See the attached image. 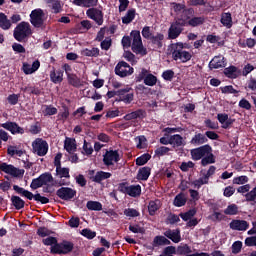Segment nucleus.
Returning <instances> with one entry per match:
<instances>
[{"instance_id":"obj_27","label":"nucleus","mask_w":256,"mask_h":256,"mask_svg":"<svg viewBox=\"0 0 256 256\" xmlns=\"http://www.w3.org/2000/svg\"><path fill=\"white\" fill-rule=\"evenodd\" d=\"M68 84L74 88H81L82 87V81L79 76L74 74H68L67 76Z\"/></svg>"},{"instance_id":"obj_60","label":"nucleus","mask_w":256,"mask_h":256,"mask_svg":"<svg viewBox=\"0 0 256 256\" xmlns=\"http://www.w3.org/2000/svg\"><path fill=\"white\" fill-rule=\"evenodd\" d=\"M83 151H84V155L86 156H91L93 153V148L91 143H88L87 140L84 139V144H83Z\"/></svg>"},{"instance_id":"obj_56","label":"nucleus","mask_w":256,"mask_h":256,"mask_svg":"<svg viewBox=\"0 0 256 256\" xmlns=\"http://www.w3.org/2000/svg\"><path fill=\"white\" fill-rule=\"evenodd\" d=\"M43 244H44L45 246H51V247H53V246H56V245L59 244V243H58V240H57L56 237H54V236H48L47 238L43 239Z\"/></svg>"},{"instance_id":"obj_18","label":"nucleus","mask_w":256,"mask_h":256,"mask_svg":"<svg viewBox=\"0 0 256 256\" xmlns=\"http://www.w3.org/2000/svg\"><path fill=\"white\" fill-rule=\"evenodd\" d=\"M229 227L234 231H247L249 223L245 220H233L229 223Z\"/></svg>"},{"instance_id":"obj_62","label":"nucleus","mask_w":256,"mask_h":256,"mask_svg":"<svg viewBox=\"0 0 256 256\" xmlns=\"http://www.w3.org/2000/svg\"><path fill=\"white\" fill-rule=\"evenodd\" d=\"M174 77H175V72L173 70H165L162 73V78L164 81H172Z\"/></svg>"},{"instance_id":"obj_5","label":"nucleus","mask_w":256,"mask_h":256,"mask_svg":"<svg viewBox=\"0 0 256 256\" xmlns=\"http://www.w3.org/2000/svg\"><path fill=\"white\" fill-rule=\"evenodd\" d=\"M131 37H132V46L131 49L133 53L140 54L142 56L147 55V49L143 45V40L140 36L139 30H132L131 31Z\"/></svg>"},{"instance_id":"obj_54","label":"nucleus","mask_w":256,"mask_h":256,"mask_svg":"<svg viewBox=\"0 0 256 256\" xmlns=\"http://www.w3.org/2000/svg\"><path fill=\"white\" fill-rule=\"evenodd\" d=\"M128 230L131 233H135V234H138V233L144 234L145 233V228L141 227L139 224H134V225L128 226Z\"/></svg>"},{"instance_id":"obj_1","label":"nucleus","mask_w":256,"mask_h":256,"mask_svg":"<svg viewBox=\"0 0 256 256\" xmlns=\"http://www.w3.org/2000/svg\"><path fill=\"white\" fill-rule=\"evenodd\" d=\"M191 159L200 160L203 167L216 163V156L212 153V147L207 144L190 150Z\"/></svg>"},{"instance_id":"obj_10","label":"nucleus","mask_w":256,"mask_h":256,"mask_svg":"<svg viewBox=\"0 0 256 256\" xmlns=\"http://www.w3.org/2000/svg\"><path fill=\"white\" fill-rule=\"evenodd\" d=\"M120 160V153L117 150L110 149L103 154V165H106L107 167L114 165V163H119Z\"/></svg>"},{"instance_id":"obj_32","label":"nucleus","mask_w":256,"mask_h":256,"mask_svg":"<svg viewBox=\"0 0 256 256\" xmlns=\"http://www.w3.org/2000/svg\"><path fill=\"white\" fill-rule=\"evenodd\" d=\"M220 23L227 27V29H231L233 26L232 14L230 12L222 13Z\"/></svg>"},{"instance_id":"obj_52","label":"nucleus","mask_w":256,"mask_h":256,"mask_svg":"<svg viewBox=\"0 0 256 256\" xmlns=\"http://www.w3.org/2000/svg\"><path fill=\"white\" fill-rule=\"evenodd\" d=\"M80 234L84 236L87 240H93L97 236L96 231H92L90 229H83L82 232H80Z\"/></svg>"},{"instance_id":"obj_33","label":"nucleus","mask_w":256,"mask_h":256,"mask_svg":"<svg viewBox=\"0 0 256 256\" xmlns=\"http://www.w3.org/2000/svg\"><path fill=\"white\" fill-rule=\"evenodd\" d=\"M12 23L9 20L8 16L4 13H0V28L4 31L10 30Z\"/></svg>"},{"instance_id":"obj_12","label":"nucleus","mask_w":256,"mask_h":256,"mask_svg":"<svg viewBox=\"0 0 256 256\" xmlns=\"http://www.w3.org/2000/svg\"><path fill=\"white\" fill-rule=\"evenodd\" d=\"M117 94L118 101H122L125 104H130L135 99V92L130 86L117 90Z\"/></svg>"},{"instance_id":"obj_2","label":"nucleus","mask_w":256,"mask_h":256,"mask_svg":"<svg viewBox=\"0 0 256 256\" xmlns=\"http://www.w3.org/2000/svg\"><path fill=\"white\" fill-rule=\"evenodd\" d=\"M33 34L31 24L27 21H21L13 31V37L16 41L24 43Z\"/></svg>"},{"instance_id":"obj_39","label":"nucleus","mask_w":256,"mask_h":256,"mask_svg":"<svg viewBox=\"0 0 256 256\" xmlns=\"http://www.w3.org/2000/svg\"><path fill=\"white\" fill-rule=\"evenodd\" d=\"M186 203H187V198L184 193L176 194L174 201H173L174 206L182 207V206L186 205Z\"/></svg>"},{"instance_id":"obj_20","label":"nucleus","mask_w":256,"mask_h":256,"mask_svg":"<svg viewBox=\"0 0 256 256\" xmlns=\"http://www.w3.org/2000/svg\"><path fill=\"white\" fill-rule=\"evenodd\" d=\"M164 236L168 240H171L172 242H174L175 244L181 241L180 229H175V230L168 229L164 232Z\"/></svg>"},{"instance_id":"obj_29","label":"nucleus","mask_w":256,"mask_h":256,"mask_svg":"<svg viewBox=\"0 0 256 256\" xmlns=\"http://www.w3.org/2000/svg\"><path fill=\"white\" fill-rule=\"evenodd\" d=\"M136 18V9L135 8H131L128 9L125 16L122 18V23L124 25H129L130 23H132V21H134Z\"/></svg>"},{"instance_id":"obj_30","label":"nucleus","mask_w":256,"mask_h":256,"mask_svg":"<svg viewBox=\"0 0 256 256\" xmlns=\"http://www.w3.org/2000/svg\"><path fill=\"white\" fill-rule=\"evenodd\" d=\"M64 150L69 154H73L77 150L76 140L71 138L64 140Z\"/></svg>"},{"instance_id":"obj_37","label":"nucleus","mask_w":256,"mask_h":256,"mask_svg":"<svg viewBox=\"0 0 256 256\" xmlns=\"http://www.w3.org/2000/svg\"><path fill=\"white\" fill-rule=\"evenodd\" d=\"M56 177L62 178H71V175L69 174L70 169L68 167H62L58 166L56 167Z\"/></svg>"},{"instance_id":"obj_22","label":"nucleus","mask_w":256,"mask_h":256,"mask_svg":"<svg viewBox=\"0 0 256 256\" xmlns=\"http://www.w3.org/2000/svg\"><path fill=\"white\" fill-rule=\"evenodd\" d=\"M152 168L149 166H143L139 168L138 174H136V179L139 181H147L151 176Z\"/></svg>"},{"instance_id":"obj_40","label":"nucleus","mask_w":256,"mask_h":256,"mask_svg":"<svg viewBox=\"0 0 256 256\" xmlns=\"http://www.w3.org/2000/svg\"><path fill=\"white\" fill-rule=\"evenodd\" d=\"M11 202L15 209L18 211L25 207V201L17 195H12Z\"/></svg>"},{"instance_id":"obj_46","label":"nucleus","mask_w":256,"mask_h":256,"mask_svg":"<svg viewBox=\"0 0 256 256\" xmlns=\"http://www.w3.org/2000/svg\"><path fill=\"white\" fill-rule=\"evenodd\" d=\"M204 22H205V19L203 16L192 17L191 19L188 20V26L197 27V26L203 25Z\"/></svg>"},{"instance_id":"obj_9","label":"nucleus","mask_w":256,"mask_h":256,"mask_svg":"<svg viewBox=\"0 0 256 256\" xmlns=\"http://www.w3.org/2000/svg\"><path fill=\"white\" fill-rule=\"evenodd\" d=\"M0 171H3L7 175H11L14 178H21L25 174L24 169H19L16 166H13L5 162L0 164Z\"/></svg>"},{"instance_id":"obj_14","label":"nucleus","mask_w":256,"mask_h":256,"mask_svg":"<svg viewBox=\"0 0 256 256\" xmlns=\"http://www.w3.org/2000/svg\"><path fill=\"white\" fill-rule=\"evenodd\" d=\"M88 175H90V179L92 182L96 184L103 183L104 180L112 178V173L105 172V171H98L95 173V170L88 171Z\"/></svg>"},{"instance_id":"obj_61","label":"nucleus","mask_w":256,"mask_h":256,"mask_svg":"<svg viewBox=\"0 0 256 256\" xmlns=\"http://www.w3.org/2000/svg\"><path fill=\"white\" fill-rule=\"evenodd\" d=\"M149 74H151V73H149L147 69L143 68V69H141L138 76L135 77V81L136 82L144 81Z\"/></svg>"},{"instance_id":"obj_23","label":"nucleus","mask_w":256,"mask_h":256,"mask_svg":"<svg viewBox=\"0 0 256 256\" xmlns=\"http://www.w3.org/2000/svg\"><path fill=\"white\" fill-rule=\"evenodd\" d=\"M146 117V112L143 109H138L135 112L128 113L124 116L125 121H131L136 119H143Z\"/></svg>"},{"instance_id":"obj_42","label":"nucleus","mask_w":256,"mask_h":256,"mask_svg":"<svg viewBox=\"0 0 256 256\" xmlns=\"http://www.w3.org/2000/svg\"><path fill=\"white\" fill-rule=\"evenodd\" d=\"M160 209V201L155 200V201H150L148 203V213L150 216H154L157 211Z\"/></svg>"},{"instance_id":"obj_15","label":"nucleus","mask_w":256,"mask_h":256,"mask_svg":"<svg viewBox=\"0 0 256 256\" xmlns=\"http://www.w3.org/2000/svg\"><path fill=\"white\" fill-rule=\"evenodd\" d=\"M86 15L88 18L92 19L96 25L104 24V13L98 8H90L86 11Z\"/></svg>"},{"instance_id":"obj_45","label":"nucleus","mask_w":256,"mask_h":256,"mask_svg":"<svg viewBox=\"0 0 256 256\" xmlns=\"http://www.w3.org/2000/svg\"><path fill=\"white\" fill-rule=\"evenodd\" d=\"M223 213H225L228 216H235L239 213V207L236 204H230L227 206L225 210H223Z\"/></svg>"},{"instance_id":"obj_43","label":"nucleus","mask_w":256,"mask_h":256,"mask_svg":"<svg viewBox=\"0 0 256 256\" xmlns=\"http://www.w3.org/2000/svg\"><path fill=\"white\" fill-rule=\"evenodd\" d=\"M7 154L11 157H14L15 155L18 157H23V155L25 154V151L18 150V146H8Z\"/></svg>"},{"instance_id":"obj_64","label":"nucleus","mask_w":256,"mask_h":256,"mask_svg":"<svg viewBox=\"0 0 256 256\" xmlns=\"http://www.w3.org/2000/svg\"><path fill=\"white\" fill-rule=\"evenodd\" d=\"M172 25H175L176 27H180V28L189 26L188 20L180 17L176 19L174 22H172Z\"/></svg>"},{"instance_id":"obj_7","label":"nucleus","mask_w":256,"mask_h":256,"mask_svg":"<svg viewBox=\"0 0 256 256\" xmlns=\"http://www.w3.org/2000/svg\"><path fill=\"white\" fill-rule=\"evenodd\" d=\"M44 11L41 8H36L31 11L30 14V23L32 26H34L36 29H43L44 28Z\"/></svg>"},{"instance_id":"obj_63","label":"nucleus","mask_w":256,"mask_h":256,"mask_svg":"<svg viewBox=\"0 0 256 256\" xmlns=\"http://www.w3.org/2000/svg\"><path fill=\"white\" fill-rule=\"evenodd\" d=\"M242 245L241 241L234 242L233 246H231V252H233L234 255H238L241 252Z\"/></svg>"},{"instance_id":"obj_58","label":"nucleus","mask_w":256,"mask_h":256,"mask_svg":"<svg viewBox=\"0 0 256 256\" xmlns=\"http://www.w3.org/2000/svg\"><path fill=\"white\" fill-rule=\"evenodd\" d=\"M180 221V217L176 214L170 213L166 218V224L175 225Z\"/></svg>"},{"instance_id":"obj_16","label":"nucleus","mask_w":256,"mask_h":256,"mask_svg":"<svg viewBox=\"0 0 256 256\" xmlns=\"http://www.w3.org/2000/svg\"><path fill=\"white\" fill-rule=\"evenodd\" d=\"M1 128L8 130L12 133V135H24L25 129L23 127H20L16 122H6L0 125Z\"/></svg>"},{"instance_id":"obj_3","label":"nucleus","mask_w":256,"mask_h":256,"mask_svg":"<svg viewBox=\"0 0 256 256\" xmlns=\"http://www.w3.org/2000/svg\"><path fill=\"white\" fill-rule=\"evenodd\" d=\"M171 55L173 61H180L181 63H187L193 57L191 52L184 50L183 42H177L171 45Z\"/></svg>"},{"instance_id":"obj_8","label":"nucleus","mask_w":256,"mask_h":256,"mask_svg":"<svg viewBox=\"0 0 256 256\" xmlns=\"http://www.w3.org/2000/svg\"><path fill=\"white\" fill-rule=\"evenodd\" d=\"M53 182L52 174L46 172L44 174H40L38 178L32 179L30 188L32 191H35L44 185H48L49 183Z\"/></svg>"},{"instance_id":"obj_4","label":"nucleus","mask_w":256,"mask_h":256,"mask_svg":"<svg viewBox=\"0 0 256 256\" xmlns=\"http://www.w3.org/2000/svg\"><path fill=\"white\" fill-rule=\"evenodd\" d=\"M13 190L21 195L24 198H27L28 200H35L36 202H39L42 205H47L50 203V200L48 197L42 196L41 194H33L32 192L26 190L25 188H21L18 185L13 186Z\"/></svg>"},{"instance_id":"obj_47","label":"nucleus","mask_w":256,"mask_h":256,"mask_svg":"<svg viewBox=\"0 0 256 256\" xmlns=\"http://www.w3.org/2000/svg\"><path fill=\"white\" fill-rule=\"evenodd\" d=\"M195 11L193 8H186L182 11V14L180 15V19L184 20H191L194 17Z\"/></svg>"},{"instance_id":"obj_51","label":"nucleus","mask_w":256,"mask_h":256,"mask_svg":"<svg viewBox=\"0 0 256 256\" xmlns=\"http://www.w3.org/2000/svg\"><path fill=\"white\" fill-rule=\"evenodd\" d=\"M220 91H221L222 94H225V95L239 94V90H235L232 85H227V86H224V87H220Z\"/></svg>"},{"instance_id":"obj_13","label":"nucleus","mask_w":256,"mask_h":256,"mask_svg":"<svg viewBox=\"0 0 256 256\" xmlns=\"http://www.w3.org/2000/svg\"><path fill=\"white\" fill-rule=\"evenodd\" d=\"M77 195V191L69 187H61L56 190V196L63 201H72Z\"/></svg>"},{"instance_id":"obj_55","label":"nucleus","mask_w":256,"mask_h":256,"mask_svg":"<svg viewBox=\"0 0 256 256\" xmlns=\"http://www.w3.org/2000/svg\"><path fill=\"white\" fill-rule=\"evenodd\" d=\"M249 182V178L248 176L246 175H242V176H239V177H235L233 179V184L234 185H245Z\"/></svg>"},{"instance_id":"obj_24","label":"nucleus","mask_w":256,"mask_h":256,"mask_svg":"<svg viewBox=\"0 0 256 256\" xmlns=\"http://www.w3.org/2000/svg\"><path fill=\"white\" fill-rule=\"evenodd\" d=\"M204 143H208V138L203 133H196L190 140V144L194 146H201Z\"/></svg>"},{"instance_id":"obj_11","label":"nucleus","mask_w":256,"mask_h":256,"mask_svg":"<svg viewBox=\"0 0 256 256\" xmlns=\"http://www.w3.org/2000/svg\"><path fill=\"white\" fill-rule=\"evenodd\" d=\"M32 151H34V153H36L39 157H44L49 151L48 142L43 139H36L34 142H32Z\"/></svg>"},{"instance_id":"obj_6","label":"nucleus","mask_w":256,"mask_h":256,"mask_svg":"<svg viewBox=\"0 0 256 256\" xmlns=\"http://www.w3.org/2000/svg\"><path fill=\"white\" fill-rule=\"evenodd\" d=\"M74 250V243L63 240L61 243L55 244L51 247L52 255H69Z\"/></svg>"},{"instance_id":"obj_49","label":"nucleus","mask_w":256,"mask_h":256,"mask_svg":"<svg viewBox=\"0 0 256 256\" xmlns=\"http://www.w3.org/2000/svg\"><path fill=\"white\" fill-rule=\"evenodd\" d=\"M196 215V209L192 208L189 209L187 212L185 213H180L179 217L183 220V221H188L190 219H192L194 216Z\"/></svg>"},{"instance_id":"obj_21","label":"nucleus","mask_w":256,"mask_h":256,"mask_svg":"<svg viewBox=\"0 0 256 256\" xmlns=\"http://www.w3.org/2000/svg\"><path fill=\"white\" fill-rule=\"evenodd\" d=\"M50 80L55 84H60L64 81V70H56L53 68L50 72Z\"/></svg>"},{"instance_id":"obj_57","label":"nucleus","mask_w":256,"mask_h":256,"mask_svg":"<svg viewBox=\"0 0 256 256\" xmlns=\"http://www.w3.org/2000/svg\"><path fill=\"white\" fill-rule=\"evenodd\" d=\"M124 215L126 217L136 218L140 216V213L135 208H126L124 210Z\"/></svg>"},{"instance_id":"obj_44","label":"nucleus","mask_w":256,"mask_h":256,"mask_svg":"<svg viewBox=\"0 0 256 256\" xmlns=\"http://www.w3.org/2000/svg\"><path fill=\"white\" fill-rule=\"evenodd\" d=\"M152 156L149 153H144L140 157L136 158L135 165L136 166H143L148 163L149 160H151Z\"/></svg>"},{"instance_id":"obj_59","label":"nucleus","mask_w":256,"mask_h":256,"mask_svg":"<svg viewBox=\"0 0 256 256\" xmlns=\"http://www.w3.org/2000/svg\"><path fill=\"white\" fill-rule=\"evenodd\" d=\"M195 167V164L193 161H188V162H182L181 165L179 166L180 170L183 172L189 171V169H193Z\"/></svg>"},{"instance_id":"obj_19","label":"nucleus","mask_w":256,"mask_h":256,"mask_svg":"<svg viewBox=\"0 0 256 256\" xmlns=\"http://www.w3.org/2000/svg\"><path fill=\"white\" fill-rule=\"evenodd\" d=\"M226 66L225 57L224 56H214L213 59L208 63V67L210 69H219Z\"/></svg>"},{"instance_id":"obj_53","label":"nucleus","mask_w":256,"mask_h":256,"mask_svg":"<svg viewBox=\"0 0 256 256\" xmlns=\"http://www.w3.org/2000/svg\"><path fill=\"white\" fill-rule=\"evenodd\" d=\"M100 47L103 51H108L112 47V38L111 37H106V39L100 41Z\"/></svg>"},{"instance_id":"obj_26","label":"nucleus","mask_w":256,"mask_h":256,"mask_svg":"<svg viewBox=\"0 0 256 256\" xmlns=\"http://www.w3.org/2000/svg\"><path fill=\"white\" fill-rule=\"evenodd\" d=\"M80 54H82V56L84 57H88V58H98L100 56V49L93 47L92 49L90 48H84Z\"/></svg>"},{"instance_id":"obj_25","label":"nucleus","mask_w":256,"mask_h":256,"mask_svg":"<svg viewBox=\"0 0 256 256\" xmlns=\"http://www.w3.org/2000/svg\"><path fill=\"white\" fill-rule=\"evenodd\" d=\"M184 28H180L176 26L175 24H171L170 28H168V39H176L180 36L181 33H183Z\"/></svg>"},{"instance_id":"obj_48","label":"nucleus","mask_w":256,"mask_h":256,"mask_svg":"<svg viewBox=\"0 0 256 256\" xmlns=\"http://www.w3.org/2000/svg\"><path fill=\"white\" fill-rule=\"evenodd\" d=\"M43 115L44 116H52L57 115L58 109L53 105H44Z\"/></svg>"},{"instance_id":"obj_50","label":"nucleus","mask_w":256,"mask_h":256,"mask_svg":"<svg viewBox=\"0 0 256 256\" xmlns=\"http://www.w3.org/2000/svg\"><path fill=\"white\" fill-rule=\"evenodd\" d=\"M143 83L148 87H154L157 83V76H154L151 73L146 77V79L143 80Z\"/></svg>"},{"instance_id":"obj_38","label":"nucleus","mask_w":256,"mask_h":256,"mask_svg":"<svg viewBox=\"0 0 256 256\" xmlns=\"http://www.w3.org/2000/svg\"><path fill=\"white\" fill-rule=\"evenodd\" d=\"M86 208L89 211L100 212L103 210V204H101V202H97V201H88L86 203Z\"/></svg>"},{"instance_id":"obj_34","label":"nucleus","mask_w":256,"mask_h":256,"mask_svg":"<svg viewBox=\"0 0 256 256\" xmlns=\"http://www.w3.org/2000/svg\"><path fill=\"white\" fill-rule=\"evenodd\" d=\"M223 74H225L229 79H237L239 77L238 68L233 65L225 68V70H223Z\"/></svg>"},{"instance_id":"obj_35","label":"nucleus","mask_w":256,"mask_h":256,"mask_svg":"<svg viewBox=\"0 0 256 256\" xmlns=\"http://www.w3.org/2000/svg\"><path fill=\"white\" fill-rule=\"evenodd\" d=\"M126 195H128L132 198L140 197V195H141V186L139 184L128 186V191H127Z\"/></svg>"},{"instance_id":"obj_41","label":"nucleus","mask_w":256,"mask_h":256,"mask_svg":"<svg viewBox=\"0 0 256 256\" xmlns=\"http://www.w3.org/2000/svg\"><path fill=\"white\" fill-rule=\"evenodd\" d=\"M133 72H134L133 68H130V70H127V68H124V67H120V66L115 67V74L122 78L133 74Z\"/></svg>"},{"instance_id":"obj_36","label":"nucleus","mask_w":256,"mask_h":256,"mask_svg":"<svg viewBox=\"0 0 256 256\" xmlns=\"http://www.w3.org/2000/svg\"><path fill=\"white\" fill-rule=\"evenodd\" d=\"M70 112L69 107L66 104H62V109L58 114V121L65 123L69 118Z\"/></svg>"},{"instance_id":"obj_31","label":"nucleus","mask_w":256,"mask_h":256,"mask_svg":"<svg viewBox=\"0 0 256 256\" xmlns=\"http://www.w3.org/2000/svg\"><path fill=\"white\" fill-rule=\"evenodd\" d=\"M151 40V44L154 45L156 49H161L163 47V40H164V35L161 33H157L154 36H151L149 38Z\"/></svg>"},{"instance_id":"obj_17","label":"nucleus","mask_w":256,"mask_h":256,"mask_svg":"<svg viewBox=\"0 0 256 256\" xmlns=\"http://www.w3.org/2000/svg\"><path fill=\"white\" fill-rule=\"evenodd\" d=\"M170 145L175 151H180L186 144L183 136L180 134H174L170 136Z\"/></svg>"},{"instance_id":"obj_28","label":"nucleus","mask_w":256,"mask_h":256,"mask_svg":"<svg viewBox=\"0 0 256 256\" xmlns=\"http://www.w3.org/2000/svg\"><path fill=\"white\" fill-rule=\"evenodd\" d=\"M171 245L170 240L165 236H155L152 241V247L168 246Z\"/></svg>"}]
</instances>
